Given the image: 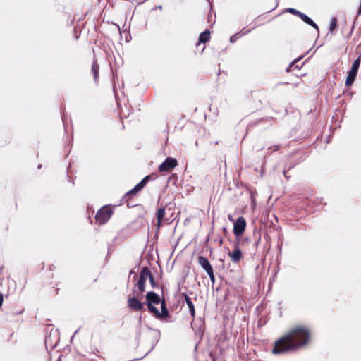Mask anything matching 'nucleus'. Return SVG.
Listing matches in <instances>:
<instances>
[{"mask_svg": "<svg viewBox=\"0 0 361 361\" xmlns=\"http://www.w3.org/2000/svg\"><path fill=\"white\" fill-rule=\"evenodd\" d=\"M310 332L304 326L291 328L283 337L277 340L272 349L275 355L294 351L305 345L309 341Z\"/></svg>", "mask_w": 361, "mask_h": 361, "instance_id": "nucleus-1", "label": "nucleus"}, {"mask_svg": "<svg viewBox=\"0 0 361 361\" xmlns=\"http://www.w3.org/2000/svg\"><path fill=\"white\" fill-rule=\"evenodd\" d=\"M161 300L159 295L153 291H149L146 295V305L148 307L149 311L152 313L156 312L158 313V309L155 307L153 304L158 305L161 303Z\"/></svg>", "mask_w": 361, "mask_h": 361, "instance_id": "nucleus-2", "label": "nucleus"}, {"mask_svg": "<svg viewBox=\"0 0 361 361\" xmlns=\"http://www.w3.org/2000/svg\"><path fill=\"white\" fill-rule=\"evenodd\" d=\"M111 208L104 206L97 213L95 219L96 221L100 224L106 223L112 215Z\"/></svg>", "mask_w": 361, "mask_h": 361, "instance_id": "nucleus-3", "label": "nucleus"}, {"mask_svg": "<svg viewBox=\"0 0 361 361\" xmlns=\"http://www.w3.org/2000/svg\"><path fill=\"white\" fill-rule=\"evenodd\" d=\"M150 276V270L147 267H144L142 268L140 278L136 283V286L138 288V290L142 293L145 290V283L148 276Z\"/></svg>", "mask_w": 361, "mask_h": 361, "instance_id": "nucleus-4", "label": "nucleus"}, {"mask_svg": "<svg viewBox=\"0 0 361 361\" xmlns=\"http://www.w3.org/2000/svg\"><path fill=\"white\" fill-rule=\"evenodd\" d=\"M360 64V58H357V59H355L354 61L352 68H351V70L347 76V78L345 80L346 86H350L353 83V82L355 79V77L357 75Z\"/></svg>", "mask_w": 361, "mask_h": 361, "instance_id": "nucleus-5", "label": "nucleus"}, {"mask_svg": "<svg viewBox=\"0 0 361 361\" xmlns=\"http://www.w3.org/2000/svg\"><path fill=\"white\" fill-rule=\"evenodd\" d=\"M178 165V161L172 157H167L159 166V172H169Z\"/></svg>", "mask_w": 361, "mask_h": 361, "instance_id": "nucleus-6", "label": "nucleus"}, {"mask_svg": "<svg viewBox=\"0 0 361 361\" xmlns=\"http://www.w3.org/2000/svg\"><path fill=\"white\" fill-rule=\"evenodd\" d=\"M246 221L244 217L240 216L237 219L233 226V233L236 237L243 235L245 230Z\"/></svg>", "mask_w": 361, "mask_h": 361, "instance_id": "nucleus-7", "label": "nucleus"}, {"mask_svg": "<svg viewBox=\"0 0 361 361\" xmlns=\"http://www.w3.org/2000/svg\"><path fill=\"white\" fill-rule=\"evenodd\" d=\"M228 256L234 263H238L243 258V254L239 247L238 243H235L234 245L233 251L232 252H228Z\"/></svg>", "mask_w": 361, "mask_h": 361, "instance_id": "nucleus-8", "label": "nucleus"}, {"mask_svg": "<svg viewBox=\"0 0 361 361\" xmlns=\"http://www.w3.org/2000/svg\"><path fill=\"white\" fill-rule=\"evenodd\" d=\"M128 305L130 309L135 311H140L143 309V305L136 297L129 298L128 300Z\"/></svg>", "mask_w": 361, "mask_h": 361, "instance_id": "nucleus-9", "label": "nucleus"}, {"mask_svg": "<svg viewBox=\"0 0 361 361\" xmlns=\"http://www.w3.org/2000/svg\"><path fill=\"white\" fill-rule=\"evenodd\" d=\"M161 312H159L158 310V313L156 312H152V313L157 319H160L161 317H166L169 316V311L166 307V301L164 300H162V301L161 302Z\"/></svg>", "mask_w": 361, "mask_h": 361, "instance_id": "nucleus-10", "label": "nucleus"}, {"mask_svg": "<svg viewBox=\"0 0 361 361\" xmlns=\"http://www.w3.org/2000/svg\"><path fill=\"white\" fill-rule=\"evenodd\" d=\"M198 263L207 273L213 269L208 259L204 256H200L198 257Z\"/></svg>", "mask_w": 361, "mask_h": 361, "instance_id": "nucleus-11", "label": "nucleus"}, {"mask_svg": "<svg viewBox=\"0 0 361 361\" xmlns=\"http://www.w3.org/2000/svg\"><path fill=\"white\" fill-rule=\"evenodd\" d=\"M298 17L300 18V19L303 22L307 23V25H309L312 26L313 28L319 30L318 25L310 18H309L306 14L300 12Z\"/></svg>", "mask_w": 361, "mask_h": 361, "instance_id": "nucleus-12", "label": "nucleus"}, {"mask_svg": "<svg viewBox=\"0 0 361 361\" xmlns=\"http://www.w3.org/2000/svg\"><path fill=\"white\" fill-rule=\"evenodd\" d=\"M165 213H166V210H165L164 207H161L157 210V228H159L162 221H164Z\"/></svg>", "mask_w": 361, "mask_h": 361, "instance_id": "nucleus-13", "label": "nucleus"}, {"mask_svg": "<svg viewBox=\"0 0 361 361\" xmlns=\"http://www.w3.org/2000/svg\"><path fill=\"white\" fill-rule=\"evenodd\" d=\"M251 30L242 29L239 32L234 34L230 37V42L231 43L235 42L240 37L245 35L249 33Z\"/></svg>", "mask_w": 361, "mask_h": 361, "instance_id": "nucleus-14", "label": "nucleus"}, {"mask_svg": "<svg viewBox=\"0 0 361 361\" xmlns=\"http://www.w3.org/2000/svg\"><path fill=\"white\" fill-rule=\"evenodd\" d=\"M185 302L189 308V311H190L191 317L194 318L195 316V306H194L190 298L186 294H185Z\"/></svg>", "mask_w": 361, "mask_h": 361, "instance_id": "nucleus-15", "label": "nucleus"}, {"mask_svg": "<svg viewBox=\"0 0 361 361\" xmlns=\"http://www.w3.org/2000/svg\"><path fill=\"white\" fill-rule=\"evenodd\" d=\"M149 337L152 339V345L150 350L146 353V355L149 353L154 349V348L155 347V345H157V343L159 341V335L157 332H154V333H151L149 335Z\"/></svg>", "mask_w": 361, "mask_h": 361, "instance_id": "nucleus-16", "label": "nucleus"}, {"mask_svg": "<svg viewBox=\"0 0 361 361\" xmlns=\"http://www.w3.org/2000/svg\"><path fill=\"white\" fill-rule=\"evenodd\" d=\"M210 39V31L209 30H206L202 32L199 37V43H206Z\"/></svg>", "mask_w": 361, "mask_h": 361, "instance_id": "nucleus-17", "label": "nucleus"}, {"mask_svg": "<svg viewBox=\"0 0 361 361\" xmlns=\"http://www.w3.org/2000/svg\"><path fill=\"white\" fill-rule=\"evenodd\" d=\"M149 178V176H145L140 183H138L135 187L134 190L140 192L147 183Z\"/></svg>", "mask_w": 361, "mask_h": 361, "instance_id": "nucleus-18", "label": "nucleus"}, {"mask_svg": "<svg viewBox=\"0 0 361 361\" xmlns=\"http://www.w3.org/2000/svg\"><path fill=\"white\" fill-rule=\"evenodd\" d=\"M99 65L97 61H94L92 65V73L94 75V81L97 82L99 76Z\"/></svg>", "mask_w": 361, "mask_h": 361, "instance_id": "nucleus-19", "label": "nucleus"}, {"mask_svg": "<svg viewBox=\"0 0 361 361\" xmlns=\"http://www.w3.org/2000/svg\"><path fill=\"white\" fill-rule=\"evenodd\" d=\"M337 25V19L336 17L331 18L330 20L329 32L333 33Z\"/></svg>", "mask_w": 361, "mask_h": 361, "instance_id": "nucleus-20", "label": "nucleus"}, {"mask_svg": "<svg viewBox=\"0 0 361 361\" xmlns=\"http://www.w3.org/2000/svg\"><path fill=\"white\" fill-rule=\"evenodd\" d=\"M302 59V56L295 59L286 68V71L288 72L291 70L292 67L295 66V68L300 69V67L298 65H296V63L298 62Z\"/></svg>", "mask_w": 361, "mask_h": 361, "instance_id": "nucleus-21", "label": "nucleus"}, {"mask_svg": "<svg viewBox=\"0 0 361 361\" xmlns=\"http://www.w3.org/2000/svg\"><path fill=\"white\" fill-rule=\"evenodd\" d=\"M286 11L288 12V13H290L293 15H295L297 16H299L300 13V11L295 9V8H287L286 10Z\"/></svg>", "mask_w": 361, "mask_h": 361, "instance_id": "nucleus-22", "label": "nucleus"}, {"mask_svg": "<svg viewBox=\"0 0 361 361\" xmlns=\"http://www.w3.org/2000/svg\"><path fill=\"white\" fill-rule=\"evenodd\" d=\"M207 274H208L211 281L214 283L215 282V277H214L213 269L212 271L207 272Z\"/></svg>", "mask_w": 361, "mask_h": 361, "instance_id": "nucleus-23", "label": "nucleus"}, {"mask_svg": "<svg viewBox=\"0 0 361 361\" xmlns=\"http://www.w3.org/2000/svg\"><path fill=\"white\" fill-rule=\"evenodd\" d=\"M148 279H149V281H150V283H151L152 286L153 288H155V286H156V283H155V281H154V277H153V276H152V273H151V272H150V276H148Z\"/></svg>", "mask_w": 361, "mask_h": 361, "instance_id": "nucleus-24", "label": "nucleus"}, {"mask_svg": "<svg viewBox=\"0 0 361 361\" xmlns=\"http://www.w3.org/2000/svg\"><path fill=\"white\" fill-rule=\"evenodd\" d=\"M280 148H281L280 145H276L269 147L268 148V149H272L273 151H278L279 149H280Z\"/></svg>", "mask_w": 361, "mask_h": 361, "instance_id": "nucleus-25", "label": "nucleus"}, {"mask_svg": "<svg viewBox=\"0 0 361 361\" xmlns=\"http://www.w3.org/2000/svg\"><path fill=\"white\" fill-rule=\"evenodd\" d=\"M138 192V191L137 190H134V188L133 189H131L130 191H128V192H126V196H128V195H135Z\"/></svg>", "mask_w": 361, "mask_h": 361, "instance_id": "nucleus-26", "label": "nucleus"}, {"mask_svg": "<svg viewBox=\"0 0 361 361\" xmlns=\"http://www.w3.org/2000/svg\"><path fill=\"white\" fill-rule=\"evenodd\" d=\"M251 197V200H252V204H255V195H254V194L252 192L251 194V197Z\"/></svg>", "mask_w": 361, "mask_h": 361, "instance_id": "nucleus-27", "label": "nucleus"}, {"mask_svg": "<svg viewBox=\"0 0 361 361\" xmlns=\"http://www.w3.org/2000/svg\"><path fill=\"white\" fill-rule=\"evenodd\" d=\"M212 11H210L208 14V21L209 22H211L212 21Z\"/></svg>", "mask_w": 361, "mask_h": 361, "instance_id": "nucleus-28", "label": "nucleus"}, {"mask_svg": "<svg viewBox=\"0 0 361 361\" xmlns=\"http://www.w3.org/2000/svg\"><path fill=\"white\" fill-rule=\"evenodd\" d=\"M228 218L230 221H233V218L231 214H228Z\"/></svg>", "mask_w": 361, "mask_h": 361, "instance_id": "nucleus-29", "label": "nucleus"}, {"mask_svg": "<svg viewBox=\"0 0 361 361\" xmlns=\"http://www.w3.org/2000/svg\"><path fill=\"white\" fill-rule=\"evenodd\" d=\"M49 342V338H46L45 339V343L47 344V343Z\"/></svg>", "mask_w": 361, "mask_h": 361, "instance_id": "nucleus-30", "label": "nucleus"}, {"mask_svg": "<svg viewBox=\"0 0 361 361\" xmlns=\"http://www.w3.org/2000/svg\"><path fill=\"white\" fill-rule=\"evenodd\" d=\"M41 167H42V165H41V164H39V165L38 166V169H40Z\"/></svg>", "mask_w": 361, "mask_h": 361, "instance_id": "nucleus-31", "label": "nucleus"}, {"mask_svg": "<svg viewBox=\"0 0 361 361\" xmlns=\"http://www.w3.org/2000/svg\"><path fill=\"white\" fill-rule=\"evenodd\" d=\"M78 331H75L73 336H75L77 334Z\"/></svg>", "mask_w": 361, "mask_h": 361, "instance_id": "nucleus-32", "label": "nucleus"}, {"mask_svg": "<svg viewBox=\"0 0 361 361\" xmlns=\"http://www.w3.org/2000/svg\"><path fill=\"white\" fill-rule=\"evenodd\" d=\"M223 242L222 239L220 240V244H221Z\"/></svg>", "mask_w": 361, "mask_h": 361, "instance_id": "nucleus-33", "label": "nucleus"}]
</instances>
